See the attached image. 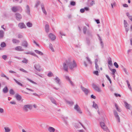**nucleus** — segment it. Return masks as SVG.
<instances>
[{
	"label": "nucleus",
	"mask_w": 132,
	"mask_h": 132,
	"mask_svg": "<svg viewBox=\"0 0 132 132\" xmlns=\"http://www.w3.org/2000/svg\"><path fill=\"white\" fill-rule=\"evenodd\" d=\"M67 63L68 65V67L71 70H73L74 68L77 67V64L74 60L72 61L70 59H68L67 61Z\"/></svg>",
	"instance_id": "nucleus-1"
},
{
	"label": "nucleus",
	"mask_w": 132,
	"mask_h": 132,
	"mask_svg": "<svg viewBox=\"0 0 132 132\" xmlns=\"http://www.w3.org/2000/svg\"><path fill=\"white\" fill-rule=\"evenodd\" d=\"M11 10L14 12L17 11L21 12L22 11L21 8L19 6L13 7L11 8Z\"/></svg>",
	"instance_id": "nucleus-2"
},
{
	"label": "nucleus",
	"mask_w": 132,
	"mask_h": 132,
	"mask_svg": "<svg viewBox=\"0 0 132 132\" xmlns=\"http://www.w3.org/2000/svg\"><path fill=\"white\" fill-rule=\"evenodd\" d=\"M32 106L31 105L27 104L25 105L23 107V109L24 111L27 112L28 111V109L31 110Z\"/></svg>",
	"instance_id": "nucleus-3"
},
{
	"label": "nucleus",
	"mask_w": 132,
	"mask_h": 132,
	"mask_svg": "<svg viewBox=\"0 0 132 132\" xmlns=\"http://www.w3.org/2000/svg\"><path fill=\"white\" fill-rule=\"evenodd\" d=\"M74 108L76 111L78 113L80 114H82V112L79 106L77 104H76L75 105Z\"/></svg>",
	"instance_id": "nucleus-4"
},
{
	"label": "nucleus",
	"mask_w": 132,
	"mask_h": 132,
	"mask_svg": "<svg viewBox=\"0 0 132 132\" xmlns=\"http://www.w3.org/2000/svg\"><path fill=\"white\" fill-rule=\"evenodd\" d=\"M67 60H66L65 61V62H64L63 63V68L64 70L66 72L68 71V65L67 64Z\"/></svg>",
	"instance_id": "nucleus-5"
},
{
	"label": "nucleus",
	"mask_w": 132,
	"mask_h": 132,
	"mask_svg": "<svg viewBox=\"0 0 132 132\" xmlns=\"http://www.w3.org/2000/svg\"><path fill=\"white\" fill-rule=\"evenodd\" d=\"M34 68L37 71L40 72L41 70V67L39 63L35 64L34 65Z\"/></svg>",
	"instance_id": "nucleus-6"
},
{
	"label": "nucleus",
	"mask_w": 132,
	"mask_h": 132,
	"mask_svg": "<svg viewBox=\"0 0 132 132\" xmlns=\"http://www.w3.org/2000/svg\"><path fill=\"white\" fill-rule=\"evenodd\" d=\"M100 124L101 127L104 130L107 131L108 129L107 126L105 125V123L103 122H100Z\"/></svg>",
	"instance_id": "nucleus-7"
},
{
	"label": "nucleus",
	"mask_w": 132,
	"mask_h": 132,
	"mask_svg": "<svg viewBox=\"0 0 132 132\" xmlns=\"http://www.w3.org/2000/svg\"><path fill=\"white\" fill-rule=\"evenodd\" d=\"M113 112H114V115L116 119L117 120V121H118V122H120V117L118 115V113L116 111V110H113Z\"/></svg>",
	"instance_id": "nucleus-8"
},
{
	"label": "nucleus",
	"mask_w": 132,
	"mask_h": 132,
	"mask_svg": "<svg viewBox=\"0 0 132 132\" xmlns=\"http://www.w3.org/2000/svg\"><path fill=\"white\" fill-rule=\"evenodd\" d=\"M92 87L96 91L98 92H101V90L100 88L98 86L96 85L93 84L92 85Z\"/></svg>",
	"instance_id": "nucleus-9"
},
{
	"label": "nucleus",
	"mask_w": 132,
	"mask_h": 132,
	"mask_svg": "<svg viewBox=\"0 0 132 132\" xmlns=\"http://www.w3.org/2000/svg\"><path fill=\"white\" fill-rule=\"evenodd\" d=\"M15 17L18 21H20L22 18V16L19 13H16L15 14Z\"/></svg>",
	"instance_id": "nucleus-10"
},
{
	"label": "nucleus",
	"mask_w": 132,
	"mask_h": 132,
	"mask_svg": "<svg viewBox=\"0 0 132 132\" xmlns=\"http://www.w3.org/2000/svg\"><path fill=\"white\" fill-rule=\"evenodd\" d=\"M81 88L82 90L85 93V94L86 95H87L89 92V91L88 90L81 86Z\"/></svg>",
	"instance_id": "nucleus-11"
},
{
	"label": "nucleus",
	"mask_w": 132,
	"mask_h": 132,
	"mask_svg": "<svg viewBox=\"0 0 132 132\" xmlns=\"http://www.w3.org/2000/svg\"><path fill=\"white\" fill-rule=\"evenodd\" d=\"M18 26L21 29L26 28L25 24L23 23H19Z\"/></svg>",
	"instance_id": "nucleus-12"
},
{
	"label": "nucleus",
	"mask_w": 132,
	"mask_h": 132,
	"mask_svg": "<svg viewBox=\"0 0 132 132\" xmlns=\"http://www.w3.org/2000/svg\"><path fill=\"white\" fill-rule=\"evenodd\" d=\"M49 37L52 40H53L56 38V36L52 33H50L48 35Z\"/></svg>",
	"instance_id": "nucleus-13"
},
{
	"label": "nucleus",
	"mask_w": 132,
	"mask_h": 132,
	"mask_svg": "<svg viewBox=\"0 0 132 132\" xmlns=\"http://www.w3.org/2000/svg\"><path fill=\"white\" fill-rule=\"evenodd\" d=\"M21 45L25 47H27L28 45V43L26 41L24 40L22 42Z\"/></svg>",
	"instance_id": "nucleus-14"
},
{
	"label": "nucleus",
	"mask_w": 132,
	"mask_h": 132,
	"mask_svg": "<svg viewBox=\"0 0 132 132\" xmlns=\"http://www.w3.org/2000/svg\"><path fill=\"white\" fill-rule=\"evenodd\" d=\"M30 10L29 6L27 5L26 6V9L25 10L26 12L28 14L30 15Z\"/></svg>",
	"instance_id": "nucleus-15"
},
{
	"label": "nucleus",
	"mask_w": 132,
	"mask_h": 132,
	"mask_svg": "<svg viewBox=\"0 0 132 132\" xmlns=\"http://www.w3.org/2000/svg\"><path fill=\"white\" fill-rule=\"evenodd\" d=\"M49 98L52 103L56 105H57L56 102V101L53 97H49Z\"/></svg>",
	"instance_id": "nucleus-16"
},
{
	"label": "nucleus",
	"mask_w": 132,
	"mask_h": 132,
	"mask_svg": "<svg viewBox=\"0 0 132 132\" xmlns=\"http://www.w3.org/2000/svg\"><path fill=\"white\" fill-rule=\"evenodd\" d=\"M4 32L2 30H0V39H2L3 38L4 35Z\"/></svg>",
	"instance_id": "nucleus-17"
},
{
	"label": "nucleus",
	"mask_w": 132,
	"mask_h": 132,
	"mask_svg": "<svg viewBox=\"0 0 132 132\" xmlns=\"http://www.w3.org/2000/svg\"><path fill=\"white\" fill-rule=\"evenodd\" d=\"M15 50L19 51H23L24 50V49H22V47L20 46L16 47L15 48Z\"/></svg>",
	"instance_id": "nucleus-18"
},
{
	"label": "nucleus",
	"mask_w": 132,
	"mask_h": 132,
	"mask_svg": "<svg viewBox=\"0 0 132 132\" xmlns=\"http://www.w3.org/2000/svg\"><path fill=\"white\" fill-rule=\"evenodd\" d=\"M48 131L50 132H54L55 131V129L52 127H49L48 129Z\"/></svg>",
	"instance_id": "nucleus-19"
},
{
	"label": "nucleus",
	"mask_w": 132,
	"mask_h": 132,
	"mask_svg": "<svg viewBox=\"0 0 132 132\" xmlns=\"http://www.w3.org/2000/svg\"><path fill=\"white\" fill-rule=\"evenodd\" d=\"M68 119V117H65L63 118V120L64 121V123H65V125L67 126L68 125V122L67 121V119Z\"/></svg>",
	"instance_id": "nucleus-20"
},
{
	"label": "nucleus",
	"mask_w": 132,
	"mask_h": 132,
	"mask_svg": "<svg viewBox=\"0 0 132 132\" xmlns=\"http://www.w3.org/2000/svg\"><path fill=\"white\" fill-rule=\"evenodd\" d=\"M45 28L46 32L47 33H48L49 31V25L47 24H46L45 26Z\"/></svg>",
	"instance_id": "nucleus-21"
},
{
	"label": "nucleus",
	"mask_w": 132,
	"mask_h": 132,
	"mask_svg": "<svg viewBox=\"0 0 132 132\" xmlns=\"http://www.w3.org/2000/svg\"><path fill=\"white\" fill-rule=\"evenodd\" d=\"M55 79L56 80V82L59 85H60L61 84V82H60V79L57 77Z\"/></svg>",
	"instance_id": "nucleus-22"
},
{
	"label": "nucleus",
	"mask_w": 132,
	"mask_h": 132,
	"mask_svg": "<svg viewBox=\"0 0 132 132\" xmlns=\"http://www.w3.org/2000/svg\"><path fill=\"white\" fill-rule=\"evenodd\" d=\"M108 63L110 66H112V65L111 59L110 57H109L108 59Z\"/></svg>",
	"instance_id": "nucleus-23"
},
{
	"label": "nucleus",
	"mask_w": 132,
	"mask_h": 132,
	"mask_svg": "<svg viewBox=\"0 0 132 132\" xmlns=\"http://www.w3.org/2000/svg\"><path fill=\"white\" fill-rule=\"evenodd\" d=\"M124 103L125 106L126 108L127 109H129L130 108L129 104L125 101L124 102Z\"/></svg>",
	"instance_id": "nucleus-24"
},
{
	"label": "nucleus",
	"mask_w": 132,
	"mask_h": 132,
	"mask_svg": "<svg viewBox=\"0 0 132 132\" xmlns=\"http://www.w3.org/2000/svg\"><path fill=\"white\" fill-rule=\"evenodd\" d=\"M15 97L16 99L19 101H20L22 98L21 96L18 94L16 95Z\"/></svg>",
	"instance_id": "nucleus-25"
},
{
	"label": "nucleus",
	"mask_w": 132,
	"mask_h": 132,
	"mask_svg": "<svg viewBox=\"0 0 132 132\" xmlns=\"http://www.w3.org/2000/svg\"><path fill=\"white\" fill-rule=\"evenodd\" d=\"M126 82L128 85V88L130 89V90L131 91H132V89L131 88V87L130 86V85L129 84V81L128 80L126 81Z\"/></svg>",
	"instance_id": "nucleus-26"
},
{
	"label": "nucleus",
	"mask_w": 132,
	"mask_h": 132,
	"mask_svg": "<svg viewBox=\"0 0 132 132\" xmlns=\"http://www.w3.org/2000/svg\"><path fill=\"white\" fill-rule=\"evenodd\" d=\"M13 43L14 44L18 43L20 42V41L15 39H13L12 40Z\"/></svg>",
	"instance_id": "nucleus-27"
},
{
	"label": "nucleus",
	"mask_w": 132,
	"mask_h": 132,
	"mask_svg": "<svg viewBox=\"0 0 132 132\" xmlns=\"http://www.w3.org/2000/svg\"><path fill=\"white\" fill-rule=\"evenodd\" d=\"M4 129L5 130L4 132H10L11 131V129L9 127H5Z\"/></svg>",
	"instance_id": "nucleus-28"
},
{
	"label": "nucleus",
	"mask_w": 132,
	"mask_h": 132,
	"mask_svg": "<svg viewBox=\"0 0 132 132\" xmlns=\"http://www.w3.org/2000/svg\"><path fill=\"white\" fill-rule=\"evenodd\" d=\"M3 92L4 93H7L8 91V89L7 87L6 86L3 89Z\"/></svg>",
	"instance_id": "nucleus-29"
},
{
	"label": "nucleus",
	"mask_w": 132,
	"mask_h": 132,
	"mask_svg": "<svg viewBox=\"0 0 132 132\" xmlns=\"http://www.w3.org/2000/svg\"><path fill=\"white\" fill-rule=\"evenodd\" d=\"M35 51L36 53L40 55H43V53L37 50H35Z\"/></svg>",
	"instance_id": "nucleus-30"
},
{
	"label": "nucleus",
	"mask_w": 132,
	"mask_h": 132,
	"mask_svg": "<svg viewBox=\"0 0 132 132\" xmlns=\"http://www.w3.org/2000/svg\"><path fill=\"white\" fill-rule=\"evenodd\" d=\"M115 106L118 112H121V109L119 108L118 106L116 103L115 104Z\"/></svg>",
	"instance_id": "nucleus-31"
},
{
	"label": "nucleus",
	"mask_w": 132,
	"mask_h": 132,
	"mask_svg": "<svg viewBox=\"0 0 132 132\" xmlns=\"http://www.w3.org/2000/svg\"><path fill=\"white\" fill-rule=\"evenodd\" d=\"M67 103L70 106H72L74 104V102L72 101H66Z\"/></svg>",
	"instance_id": "nucleus-32"
},
{
	"label": "nucleus",
	"mask_w": 132,
	"mask_h": 132,
	"mask_svg": "<svg viewBox=\"0 0 132 132\" xmlns=\"http://www.w3.org/2000/svg\"><path fill=\"white\" fill-rule=\"evenodd\" d=\"M49 48H50L51 50L52 51L54 52V48L53 47V45H52L51 43H50L49 44Z\"/></svg>",
	"instance_id": "nucleus-33"
},
{
	"label": "nucleus",
	"mask_w": 132,
	"mask_h": 132,
	"mask_svg": "<svg viewBox=\"0 0 132 132\" xmlns=\"http://www.w3.org/2000/svg\"><path fill=\"white\" fill-rule=\"evenodd\" d=\"M1 76L2 77L5 78L8 80L9 79V78L7 77L3 72L1 73Z\"/></svg>",
	"instance_id": "nucleus-34"
},
{
	"label": "nucleus",
	"mask_w": 132,
	"mask_h": 132,
	"mask_svg": "<svg viewBox=\"0 0 132 132\" xmlns=\"http://www.w3.org/2000/svg\"><path fill=\"white\" fill-rule=\"evenodd\" d=\"M26 25L28 27H31L32 25V23L30 22H27L26 23Z\"/></svg>",
	"instance_id": "nucleus-35"
},
{
	"label": "nucleus",
	"mask_w": 132,
	"mask_h": 132,
	"mask_svg": "<svg viewBox=\"0 0 132 132\" xmlns=\"http://www.w3.org/2000/svg\"><path fill=\"white\" fill-rule=\"evenodd\" d=\"M15 81V82L18 84V85H20L21 86H23V85L22 84H21L20 83L18 82L17 80H16L14 78L13 79Z\"/></svg>",
	"instance_id": "nucleus-36"
},
{
	"label": "nucleus",
	"mask_w": 132,
	"mask_h": 132,
	"mask_svg": "<svg viewBox=\"0 0 132 132\" xmlns=\"http://www.w3.org/2000/svg\"><path fill=\"white\" fill-rule=\"evenodd\" d=\"M124 27H128V23H127V21L124 20Z\"/></svg>",
	"instance_id": "nucleus-37"
},
{
	"label": "nucleus",
	"mask_w": 132,
	"mask_h": 132,
	"mask_svg": "<svg viewBox=\"0 0 132 132\" xmlns=\"http://www.w3.org/2000/svg\"><path fill=\"white\" fill-rule=\"evenodd\" d=\"M1 46L2 47H5L6 46V44L5 43L3 42L1 43Z\"/></svg>",
	"instance_id": "nucleus-38"
},
{
	"label": "nucleus",
	"mask_w": 132,
	"mask_h": 132,
	"mask_svg": "<svg viewBox=\"0 0 132 132\" xmlns=\"http://www.w3.org/2000/svg\"><path fill=\"white\" fill-rule=\"evenodd\" d=\"M93 106L94 108H95V109H96L97 108H98V106L97 105V104L95 103V102L94 101L93 102Z\"/></svg>",
	"instance_id": "nucleus-39"
},
{
	"label": "nucleus",
	"mask_w": 132,
	"mask_h": 132,
	"mask_svg": "<svg viewBox=\"0 0 132 132\" xmlns=\"http://www.w3.org/2000/svg\"><path fill=\"white\" fill-rule=\"evenodd\" d=\"M87 30V28L86 26H84L83 27V31L84 34H85L86 33V31Z\"/></svg>",
	"instance_id": "nucleus-40"
},
{
	"label": "nucleus",
	"mask_w": 132,
	"mask_h": 132,
	"mask_svg": "<svg viewBox=\"0 0 132 132\" xmlns=\"http://www.w3.org/2000/svg\"><path fill=\"white\" fill-rule=\"evenodd\" d=\"M10 93L12 95H14L15 94V92L12 89H11L10 90Z\"/></svg>",
	"instance_id": "nucleus-41"
},
{
	"label": "nucleus",
	"mask_w": 132,
	"mask_h": 132,
	"mask_svg": "<svg viewBox=\"0 0 132 132\" xmlns=\"http://www.w3.org/2000/svg\"><path fill=\"white\" fill-rule=\"evenodd\" d=\"M121 67H122V68L123 69V70L125 71V73L126 74L128 75V72L127 71L126 69L123 66H122Z\"/></svg>",
	"instance_id": "nucleus-42"
},
{
	"label": "nucleus",
	"mask_w": 132,
	"mask_h": 132,
	"mask_svg": "<svg viewBox=\"0 0 132 132\" xmlns=\"http://www.w3.org/2000/svg\"><path fill=\"white\" fill-rule=\"evenodd\" d=\"M87 34L89 37H92V35L91 32L88 31L87 32Z\"/></svg>",
	"instance_id": "nucleus-43"
},
{
	"label": "nucleus",
	"mask_w": 132,
	"mask_h": 132,
	"mask_svg": "<svg viewBox=\"0 0 132 132\" xmlns=\"http://www.w3.org/2000/svg\"><path fill=\"white\" fill-rule=\"evenodd\" d=\"M105 76L109 80L110 83L111 84L112 83V81L109 76L108 75H106Z\"/></svg>",
	"instance_id": "nucleus-44"
},
{
	"label": "nucleus",
	"mask_w": 132,
	"mask_h": 132,
	"mask_svg": "<svg viewBox=\"0 0 132 132\" xmlns=\"http://www.w3.org/2000/svg\"><path fill=\"white\" fill-rule=\"evenodd\" d=\"M86 58L87 59L88 62L89 63V64H91L92 63V62L91 61L90 59L88 57H86Z\"/></svg>",
	"instance_id": "nucleus-45"
},
{
	"label": "nucleus",
	"mask_w": 132,
	"mask_h": 132,
	"mask_svg": "<svg viewBox=\"0 0 132 132\" xmlns=\"http://www.w3.org/2000/svg\"><path fill=\"white\" fill-rule=\"evenodd\" d=\"M70 4L72 6H74L76 5V2L74 1H72L70 3Z\"/></svg>",
	"instance_id": "nucleus-46"
},
{
	"label": "nucleus",
	"mask_w": 132,
	"mask_h": 132,
	"mask_svg": "<svg viewBox=\"0 0 132 132\" xmlns=\"http://www.w3.org/2000/svg\"><path fill=\"white\" fill-rule=\"evenodd\" d=\"M22 62L23 63H27L28 62V60L25 58L23 59V60L22 61Z\"/></svg>",
	"instance_id": "nucleus-47"
},
{
	"label": "nucleus",
	"mask_w": 132,
	"mask_h": 132,
	"mask_svg": "<svg viewBox=\"0 0 132 132\" xmlns=\"http://www.w3.org/2000/svg\"><path fill=\"white\" fill-rule=\"evenodd\" d=\"M93 73L97 76H98L99 75L98 72L97 70L94 71L93 72Z\"/></svg>",
	"instance_id": "nucleus-48"
},
{
	"label": "nucleus",
	"mask_w": 132,
	"mask_h": 132,
	"mask_svg": "<svg viewBox=\"0 0 132 132\" xmlns=\"http://www.w3.org/2000/svg\"><path fill=\"white\" fill-rule=\"evenodd\" d=\"M40 3V2L39 1H37V2L36 3V4L35 5V7H37L38 5H39Z\"/></svg>",
	"instance_id": "nucleus-49"
},
{
	"label": "nucleus",
	"mask_w": 132,
	"mask_h": 132,
	"mask_svg": "<svg viewBox=\"0 0 132 132\" xmlns=\"http://www.w3.org/2000/svg\"><path fill=\"white\" fill-rule=\"evenodd\" d=\"M100 44L102 48H103L104 47V45L103 43V41H102V40L100 41Z\"/></svg>",
	"instance_id": "nucleus-50"
},
{
	"label": "nucleus",
	"mask_w": 132,
	"mask_h": 132,
	"mask_svg": "<svg viewBox=\"0 0 132 132\" xmlns=\"http://www.w3.org/2000/svg\"><path fill=\"white\" fill-rule=\"evenodd\" d=\"M27 79L29 81L31 82L32 83L34 84H37L36 83V82H35L34 81H33L32 80L29 79V78H27Z\"/></svg>",
	"instance_id": "nucleus-51"
},
{
	"label": "nucleus",
	"mask_w": 132,
	"mask_h": 132,
	"mask_svg": "<svg viewBox=\"0 0 132 132\" xmlns=\"http://www.w3.org/2000/svg\"><path fill=\"white\" fill-rule=\"evenodd\" d=\"M7 57L6 55H4L2 56V57L4 60H5L7 58Z\"/></svg>",
	"instance_id": "nucleus-52"
},
{
	"label": "nucleus",
	"mask_w": 132,
	"mask_h": 132,
	"mask_svg": "<svg viewBox=\"0 0 132 132\" xmlns=\"http://www.w3.org/2000/svg\"><path fill=\"white\" fill-rule=\"evenodd\" d=\"M111 71L112 72V74H115V72L116 71V69H112Z\"/></svg>",
	"instance_id": "nucleus-53"
},
{
	"label": "nucleus",
	"mask_w": 132,
	"mask_h": 132,
	"mask_svg": "<svg viewBox=\"0 0 132 132\" xmlns=\"http://www.w3.org/2000/svg\"><path fill=\"white\" fill-rule=\"evenodd\" d=\"M114 65L117 68H118L119 67V65L116 62H115L114 63Z\"/></svg>",
	"instance_id": "nucleus-54"
},
{
	"label": "nucleus",
	"mask_w": 132,
	"mask_h": 132,
	"mask_svg": "<svg viewBox=\"0 0 132 132\" xmlns=\"http://www.w3.org/2000/svg\"><path fill=\"white\" fill-rule=\"evenodd\" d=\"M95 65L96 69L97 70H99V68L97 64H95Z\"/></svg>",
	"instance_id": "nucleus-55"
},
{
	"label": "nucleus",
	"mask_w": 132,
	"mask_h": 132,
	"mask_svg": "<svg viewBox=\"0 0 132 132\" xmlns=\"http://www.w3.org/2000/svg\"><path fill=\"white\" fill-rule=\"evenodd\" d=\"M53 74L51 72H50L48 74V76L49 77H51L53 76Z\"/></svg>",
	"instance_id": "nucleus-56"
},
{
	"label": "nucleus",
	"mask_w": 132,
	"mask_h": 132,
	"mask_svg": "<svg viewBox=\"0 0 132 132\" xmlns=\"http://www.w3.org/2000/svg\"><path fill=\"white\" fill-rule=\"evenodd\" d=\"M41 7L42 11L45 10L44 5L43 4H41Z\"/></svg>",
	"instance_id": "nucleus-57"
},
{
	"label": "nucleus",
	"mask_w": 132,
	"mask_h": 132,
	"mask_svg": "<svg viewBox=\"0 0 132 132\" xmlns=\"http://www.w3.org/2000/svg\"><path fill=\"white\" fill-rule=\"evenodd\" d=\"M20 71H22V72H25V73H28V72L27 71L25 70L23 68H21V69H20Z\"/></svg>",
	"instance_id": "nucleus-58"
},
{
	"label": "nucleus",
	"mask_w": 132,
	"mask_h": 132,
	"mask_svg": "<svg viewBox=\"0 0 132 132\" xmlns=\"http://www.w3.org/2000/svg\"><path fill=\"white\" fill-rule=\"evenodd\" d=\"M25 54H30L32 55L33 53L31 52H26L25 53Z\"/></svg>",
	"instance_id": "nucleus-59"
},
{
	"label": "nucleus",
	"mask_w": 132,
	"mask_h": 132,
	"mask_svg": "<svg viewBox=\"0 0 132 132\" xmlns=\"http://www.w3.org/2000/svg\"><path fill=\"white\" fill-rule=\"evenodd\" d=\"M86 43L88 45H89L90 44V40H89L88 38L86 39Z\"/></svg>",
	"instance_id": "nucleus-60"
},
{
	"label": "nucleus",
	"mask_w": 132,
	"mask_h": 132,
	"mask_svg": "<svg viewBox=\"0 0 132 132\" xmlns=\"http://www.w3.org/2000/svg\"><path fill=\"white\" fill-rule=\"evenodd\" d=\"M125 31L126 32V34H127L128 31L129 30V28L128 27H125Z\"/></svg>",
	"instance_id": "nucleus-61"
},
{
	"label": "nucleus",
	"mask_w": 132,
	"mask_h": 132,
	"mask_svg": "<svg viewBox=\"0 0 132 132\" xmlns=\"http://www.w3.org/2000/svg\"><path fill=\"white\" fill-rule=\"evenodd\" d=\"M65 79L68 80L69 81L71 80L69 76H65Z\"/></svg>",
	"instance_id": "nucleus-62"
},
{
	"label": "nucleus",
	"mask_w": 132,
	"mask_h": 132,
	"mask_svg": "<svg viewBox=\"0 0 132 132\" xmlns=\"http://www.w3.org/2000/svg\"><path fill=\"white\" fill-rule=\"evenodd\" d=\"M69 82L70 83L71 85L72 86H74L75 85L73 82L71 81V80L69 81Z\"/></svg>",
	"instance_id": "nucleus-63"
},
{
	"label": "nucleus",
	"mask_w": 132,
	"mask_h": 132,
	"mask_svg": "<svg viewBox=\"0 0 132 132\" xmlns=\"http://www.w3.org/2000/svg\"><path fill=\"white\" fill-rule=\"evenodd\" d=\"M80 12L81 13H84L85 11V10L84 9H81L80 10Z\"/></svg>",
	"instance_id": "nucleus-64"
}]
</instances>
